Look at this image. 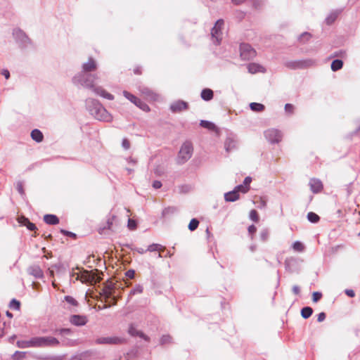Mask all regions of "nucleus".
<instances>
[{"mask_svg":"<svg viewBox=\"0 0 360 360\" xmlns=\"http://www.w3.org/2000/svg\"><path fill=\"white\" fill-rule=\"evenodd\" d=\"M97 68L98 64L96 60L89 57L87 62L82 64V70L72 77V82L77 86L91 89L96 95L112 101L115 98L112 94L107 92L103 87L95 85L99 77L97 74L92 72L96 70Z\"/></svg>","mask_w":360,"mask_h":360,"instance_id":"obj_1","label":"nucleus"},{"mask_svg":"<svg viewBox=\"0 0 360 360\" xmlns=\"http://www.w3.org/2000/svg\"><path fill=\"white\" fill-rule=\"evenodd\" d=\"M86 110L96 120L103 122H111L112 115L96 99L88 98L85 101Z\"/></svg>","mask_w":360,"mask_h":360,"instance_id":"obj_2","label":"nucleus"},{"mask_svg":"<svg viewBox=\"0 0 360 360\" xmlns=\"http://www.w3.org/2000/svg\"><path fill=\"white\" fill-rule=\"evenodd\" d=\"M102 272L98 269L91 271L83 270L80 275H77L76 279L81 281L83 283H97L102 280Z\"/></svg>","mask_w":360,"mask_h":360,"instance_id":"obj_3","label":"nucleus"},{"mask_svg":"<svg viewBox=\"0 0 360 360\" xmlns=\"http://www.w3.org/2000/svg\"><path fill=\"white\" fill-rule=\"evenodd\" d=\"M12 35L15 43L18 44L20 49H25L32 45L31 39L20 28H14L12 32Z\"/></svg>","mask_w":360,"mask_h":360,"instance_id":"obj_4","label":"nucleus"},{"mask_svg":"<svg viewBox=\"0 0 360 360\" xmlns=\"http://www.w3.org/2000/svg\"><path fill=\"white\" fill-rule=\"evenodd\" d=\"M316 64V60L312 58H306L297 60H288L284 65L290 70L307 69Z\"/></svg>","mask_w":360,"mask_h":360,"instance_id":"obj_5","label":"nucleus"},{"mask_svg":"<svg viewBox=\"0 0 360 360\" xmlns=\"http://www.w3.org/2000/svg\"><path fill=\"white\" fill-rule=\"evenodd\" d=\"M193 148L191 142H185L181 147L177 156V163L183 165L192 156Z\"/></svg>","mask_w":360,"mask_h":360,"instance_id":"obj_6","label":"nucleus"},{"mask_svg":"<svg viewBox=\"0 0 360 360\" xmlns=\"http://www.w3.org/2000/svg\"><path fill=\"white\" fill-rule=\"evenodd\" d=\"M256 56V51L249 44L241 43L240 45V56L243 60H250Z\"/></svg>","mask_w":360,"mask_h":360,"instance_id":"obj_7","label":"nucleus"},{"mask_svg":"<svg viewBox=\"0 0 360 360\" xmlns=\"http://www.w3.org/2000/svg\"><path fill=\"white\" fill-rule=\"evenodd\" d=\"M224 20L222 19H219L216 22L214 26L212 28L211 35L213 41L216 45L219 44L221 42L222 34L221 27L224 25Z\"/></svg>","mask_w":360,"mask_h":360,"instance_id":"obj_8","label":"nucleus"},{"mask_svg":"<svg viewBox=\"0 0 360 360\" xmlns=\"http://www.w3.org/2000/svg\"><path fill=\"white\" fill-rule=\"evenodd\" d=\"M264 136L271 144L278 143L282 139V133L276 129H269L264 131Z\"/></svg>","mask_w":360,"mask_h":360,"instance_id":"obj_9","label":"nucleus"},{"mask_svg":"<svg viewBox=\"0 0 360 360\" xmlns=\"http://www.w3.org/2000/svg\"><path fill=\"white\" fill-rule=\"evenodd\" d=\"M123 95L126 98H127L129 101H130L131 103H133L134 105H136L137 107H139L143 111H150L149 106L146 103L142 101L140 98H137L132 94L129 93L127 91H124Z\"/></svg>","mask_w":360,"mask_h":360,"instance_id":"obj_10","label":"nucleus"},{"mask_svg":"<svg viewBox=\"0 0 360 360\" xmlns=\"http://www.w3.org/2000/svg\"><path fill=\"white\" fill-rule=\"evenodd\" d=\"M284 264L285 271L290 274L298 273L300 269V260L295 257L286 258Z\"/></svg>","mask_w":360,"mask_h":360,"instance_id":"obj_11","label":"nucleus"},{"mask_svg":"<svg viewBox=\"0 0 360 360\" xmlns=\"http://www.w3.org/2000/svg\"><path fill=\"white\" fill-rule=\"evenodd\" d=\"M98 345H120L126 342V340L119 337H102L96 340Z\"/></svg>","mask_w":360,"mask_h":360,"instance_id":"obj_12","label":"nucleus"},{"mask_svg":"<svg viewBox=\"0 0 360 360\" xmlns=\"http://www.w3.org/2000/svg\"><path fill=\"white\" fill-rule=\"evenodd\" d=\"M128 334L131 337H139L146 342L150 341V338L141 330H139L134 323H130L127 330Z\"/></svg>","mask_w":360,"mask_h":360,"instance_id":"obj_13","label":"nucleus"},{"mask_svg":"<svg viewBox=\"0 0 360 360\" xmlns=\"http://www.w3.org/2000/svg\"><path fill=\"white\" fill-rule=\"evenodd\" d=\"M69 321L74 326H83L88 322V319L85 315L73 314L70 316Z\"/></svg>","mask_w":360,"mask_h":360,"instance_id":"obj_14","label":"nucleus"},{"mask_svg":"<svg viewBox=\"0 0 360 360\" xmlns=\"http://www.w3.org/2000/svg\"><path fill=\"white\" fill-rule=\"evenodd\" d=\"M188 108V103L181 100L173 102L169 107L170 110L174 113L180 112L182 110H187Z\"/></svg>","mask_w":360,"mask_h":360,"instance_id":"obj_15","label":"nucleus"},{"mask_svg":"<svg viewBox=\"0 0 360 360\" xmlns=\"http://www.w3.org/2000/svg\"><path fill=\"white\" fill-rule=\"evenodd\" d=\"M27 273L35 278H44V273L38 265H32L27 268Z\"/></svg>","mask_w":360,"mask_h":360,"instance_id":"obj_16","label":"nucleus"},{"mask_svg":"<svg viewBox=\"0 0 360 360\" xmlns=\"http://www.w3.org/2000/svg\"><path fill=\"white\" fill-rule=\"evenodd\" d=\"M237 148V141L234 137L229 136L224 142V148L227 153H230Z\"/></svg>","mask_w":360,"mask_h":360,"instance_id":"obj_17","label":"nucleus"},{"mask_svg":"<svg viewBox=\"0 0 360 360\" xmlns=\"http://www.w3.org/2000/svg\"><path fill=\"white\" fill-rule=\"evenodd\" d=\"M60 344L58 340L54 337L46 336L42 337V347L58 346Z\"/></svg>","mask_w":360,"mask_h":360,"instance_id":"obj_18","label":"nucleus"},{"mask_svg":"<svg viewBox=\"0 0 360 360\" xmlns=\"http://www.w3.org/2000/svg\"><path fill=\"white\" fill-rule=\"evenodd\" d=\"M309 186L311 191L314 193L320 192L323 188L322 182L317 179H311L309 181Z\"/></svg>","mask_w":360,"mask_h":360,"instance_id":"obj_19","label":"nucleus"},{"mask_svg":"<svg viewBox=\"0 0 360 360\" xmlns=\"http://www.w3.org/2000/svg\"><path fill=\"white\" fill-rule=\"evenodd\" d=\"M248 72L251 74H255L257 72H264L266 71L265 68L257 63H250L248 65Z\"/></svg>","mask_w":360,"mask_h":360,"instance_id":"obj_20","label":"nucleus"},{"mask_svg":"<svg viewBox=\"0 0 360 360\" xmlns=\"http://www.w3.org/2000/svg\"><path fill=\"white\" fill-rule=\"evenodd\" d=\"M44 221L47 224L56 225L59 223V218L55 214H47L44 216Z\"/></svg>","mask_w":360,"mask_h":360,"instance_id":"obj_21","label":"nucleus"},{"mask_svg":"<svg viewBox=\"0 0 360 360\" xmlns=\"http://www.w3.org/2000/svg\"><path fill=\"white\" fill-rule=\"evenodd\" d=\"M200 97L205 101H210L214 97V91L209 88L203 89L201 91Z\"/></svg>","mask_w":360,"mask_h":360,"instance_id":"obj_22","label":"nucleus"},{"mask_svg":"<svg viewBox=\"0 0 360 360\" xmlns=\"http://www.w3.org/2000/svg\"><path fill=\"white\" fill-rule=\"evenodd\" d=\"M239 198L238 191L233 190L224 194V199L226 202H235Z\"/></svg>","mask_w":360,"mask_h":360,"instance_id":"obj_23","label":"nucleus"},{"mask_svg":"<svg viewBox=\"0 0 360 360\" xmlns=\"http://www.w3.org/2000/svg\"><path fill=\"white\" fill-rule=\"evenodd\" d=\"M31 138L37 143H40L44 139L42 132L37 129H34L31 131Z\"/></svg>","mask_w":360,"mask_h":360,"instance_id":"obj_24","label":"nucleus"},{"mask_svg":"<svg viewBox=\"0 0 360 360\" xmlns=\"http://www.w3.org/2000/svg\"><path fill=\"white\" fill-rule=\"evenodd\" d=\"M142 94L145 95L147 98L152 100H156L158 95L155 94L151 89L148 87H143L140 89Z\"/></svg>","mask_w":360,"mask_h":360,"instance_id":"obj_25","label":"nucleus"},{"mask_svg":"<svg viewBox=\"0 0 360 360\" xmlns=\"http://www.w3.org/2000/svg\"><path fill=\"white\" fill-rule=\"evenodd\" d=\"M342 66H343V61L342 60L335 59L332 61L330 68L333 72H336V71L342 69Z\"/></svg>","mask_w":360,"mask_h":360,"instance_id":"obj_26","label":"nucleus"},{"mask_svg":"<svg viewBox=\"0 0 360 360\" xmlns=\"http://www.w3.org/2000/svg\"><path fill=\"white\" fill-rule=\"evenodd\" d=\"M250 108L254 112H259L265 109V106L262 103L252 102L250 103Z\"/></svg>","mask_w":360,"mask_h":360,"instance_id":"obj_27","label":"nucleus"},{"mask_svg":"<svg viewBox=\"0 0 360 360\" xmlns=\"http://www.w3.org/2000/svg\"><path fill=\"white\" fill-rule=\"evenodd\" d=\"M31 347H43L42 337H34L30 340Z\"/></svg>","mask_w":360,"mask_h":360,"instance_id":"obj_28","label":"nucleus"},{"mask_svg":"<svg viewBox=\"0 0 360 360\" xmlns=\"http://www.w3.org/2000/svg\"><path fill=\"white\" fill-rule=\"evenodd\" d=\"M114 218H115L114 216H112L110 218H108V220H107V222H106V225L103 226V227H100L98 229V232H99L100 234H104L105 233V231L106 229H111Z\"/></svg>","mask_w":360,"mask_h":360,"instance_id":"obj_29","label":"nucleus"},{"mask_svg":"<svg viewBox=\"0 0 360 360\" xmlns=\"http://www.w3.org/2000/svg\"><path fill=\"white\" fill-rule=\"evenodd\" d=\"M313 314V309L311 307H304L301 309V316L304 319L309 318Z\"/></svg>","mask_w":360,"mask_h":360,"instance_id":"obj_30","label":"nucleus"},{"mask_svg":"<svg viewBox=\"0 0 360 360\" xmlns=\"http://www.w3.org/2000/svg\"><path fill=\"white\" fill-rule=\"evenodd\" d=\"M58 274H65L67 271V266L61 262L56 263L52 266Z\"/></svg>","mask_w":360,"mask_h":360,"instance_id":"obj_31","label":"nucleus"},{"mask_svg":"<svg viewBox=\"0 0 360 360\" xmlns=\"http://www.w3.org/2000/svg\"><path fill=\"white\" fill-rule=\"evenodd\" d=\"M340 11H334L330 13L328 16L326 18V22L327 25H331L337 19Z\"/></svg>","mask_w":360,"mask_h":360,"instance_id":"obj_32","label":"nucleus"},{"mask_svg":"<svg viewBox=\"0 0 360 360\" xmlns=\"http://www.w3.org/2000/svg\"><path fill=\"white\" fill-rule=\"evenodd\" d=\"M200 125L205 129H210V130H214L216 127L215 124L210 122L208 120H201L200 122Z\"/></svg>","mask_w":360,"mask_h":360,"instance_id":"obj_33","label":"nucleus"},{"mask_svg":"<svg viewBox=\"0 0 360 360\" xmlns=\"http://www.w3.org/2000/svg\"><path fill=\"white\" fill-rule=\"evenodd\" d=\"M307 219L311 222V223H317L320 220V217L319 216L316 214L315 212H309L308 214H307Z\"/></svg>","mask_w":360,"mask_h":360,"instance_id":"obj_34","label":"nucleus"},{"mask_svg":"<svg viewBox=\"0 0 360 360\" xmlns=\"http://www.w3.org/2000/svg\"><path fill=\"white\" fill-rule=\"evenodd\" d=\"M176 211L177 209L175 207H167L162 210V215L163 217H165L168 215L174 214Z\"/></svg>","mask_w":360,"mask_h":360,"instance_id":"obj_35","label":"nucleus"},{"mask_svg":"<svg viewBox=\"0 0 360 360\" xmlns=\"http://www.w3.org/2000/svg\"><path fill=\"white\" fill-rule=\"evenodd\" d=\"M199 225V221L196 218H193L190 221V223L188 226V229L191 231H193L197 229Z\"/></svg>","mask_w":360,"mask_h":360,"instance_id":"obj_36","label":"nucleus"},{"mask_svg":"<svg viewBox=\"0 0 360 360\" xmlns=\"http://www.w3.org/2000/svg\"><path fill=\"white\" fill-rule=\"evenodd\" d=\"M9 307L12 309L20 310V302L16 299L13 298L11 300L9 303Z\"/></svg>","mask_w":360,"mask_h":360,"instance_id":"obj_37","label":"nucleus"},{"mask_svg":"<svg viewBox=\"0 0 360 360\" xmlns=\"http://www.w3.org/2000/svg\"><path fill=\"white\" fill-rule=\"evenodd\" d=\"M311 35L310 33L309 32H303L302 34H300L298 37V40L301 42V43H305L306 41H307L310 38H311Z\"/></svg>","mask_w":360,"mask_h":360,"instance_id":"obj_38","label":"nucleus"},{"mask_svg":"<svg viewBox=\"0 0 360 360\" xmlns=\"http://www.w3.org/2000/svg\"><path fill=\"white\" fill-rule=\"evenodd\" d=\"M269 231L267 229H264L261 231L259 234L260 240L262 242H266L269 238Z\"/></svg>","mask_w":360,"mask_h":360,"instance_id":"obj_39","label":"nucleus"},{"mask_svg":"<svg viewBox=\"0 0 360 360\" xmlns=\"http://www.w3.org/2000/svg\"><path fill=\"white\" fill-rule=\"evenodd\" d=\"M24 221L25 222L23 223V224L27 228L28 230L35 231L37 229L36 225L30 222L27 218H24Z\"/></svg>","mask_w":360,"mask_h":360,"instance_id":"obj_40","label":"nucleus"},{"mask_svg":"<svg viewBox=\"0 0 360 360\" xmlns=\"http://www.w3.org/2000/svg\"><path fill=\"white\" fill-rule=\"evenodd\" d=\"M172 342V337L169 335H164L160 338V343L162 345L169 344Z\"/></svg>","mask_w":360,"mask_h":360,"instance_id":"obj_41","label":"nucleus"},{"mask_svg":"<svg viewBox=\"0 0 360 360\" xmlns=\"http://www.w3.org/2000/svg\"><path fill=\"white\" fill-rule=\"evenodd\" d=\"M292 248L297 252H302L304 250V245L300 241H295L292 243Z\"/></svg>","mask_w":360,"mask_h":360,"instance_id":"obj_42","label":"nucleus"},{"mask_svg":"<svg viewBox=\"0 0 360 360\" xmlns=\"http://www.w3.org/2000/svg\"><path fill=\"white\" fill-rule=\"evenodd\" d=\"M143 288L141 285H136L131 291H130V295H134L136 294H140L143 292Z\"/></svg>","mask_w":360,"mask_h":360,"instance_id":"obj_43","label":"nucleus"},{"mask_svg":"<svg viewBox=\"0 0 360 360\" xmlns=\"http://www.w3.org/2000/svg\"><path fill=\"white\" fill-rule=\"evenodd\" d=\"M64 300H65V302H67L68 304L72 306L78 305V302L72 296L66 295L65 296Z\"/></svg>","mask_w":360,"mask_h":360,"instance_id":"obj_44","label":"nucleus"},{"mask_svg":"<svg viewBox=\"0 0 360 360\" xmlns=\"http://www.w3.org/2000/svg\"><path fill=\"white\" fill-rule=\"evenodd\" d=\"M250 218L251 220L257 222L259 220L258 213L255 210H252L250 212Z\"/></svg>","mask_w":360,"mask_h":360,"instance_id":"obj_45","label":"nucleus"},{"mask_svg":"<svg viewBox=\"0 0 360 360\" xmlns=\"http://www.w3.org/2000/svg\"><path fill=\"white\" fill-rule=\"evenodd\" d=\"M127 226L130 230H134L136 229L137 223L134 219H129Z\"/></svg>","mask_w":360,"mask_h":360,"instance_id":"obj_46","label":"nucleus"},{"mask_svg":"<svg viewBox=\"0 0 360 360\" xmlns=\"http://www.w3.org/2000/svg\"><path fill=\"white\" fill-rule=\"evenodd\" d=\"M18 193L21 195L22 197L25 196V193L23 188V184L22 182L18 181L17 183V187H16Z\"/></svg>","mask_w":360,"mask_h":360,"instance_id":"obj_47","label":"nucleus"},{"mask_svg":"<svg viewBox=\"0 0 360 360\" xmlns=\"http://www.w3.org/2000/svg\"><path fill=\"white\" fill-rule=\"evenodd\" d=\"M322 297V293L320 292H314L312 294V300L314 302H319Z\"/></svg>","mask_w":360,"mask_h":360,"instance_id":"obj_48","label":"nucleus"},{"mask_svg":"<svg viewBox=\"0 0 360 360\" xmlns=\"http://www.w3.org/2000/svg\"><path fill=\"white\" fill-rule=\"evenodd\" d=\"M234 190H236L238 191V193L239 191H241L242 193H246L248 192V191L249 190V188L245 186V185H243V184H240V185H238L235 187Z\"/></svg>","mask_w":360,"mask_h":360,"instance_id":"obj_49","label":"nucleus"},{"mask_svg":"<svg viewBox=\"0 0 360 360\" xmlns=\"http://www.w3.org/2000/svg\"><path fill=\"white\" fill-rule=\"evenodd\" d=\"M60 233H63L64 236H69L72 238H77V235L75 233H72L65 229H60Z\"/></svg>","mask_w":360,"mask_h":360,"instance_id":"obj_50","label":"nucleus"},{"mask_svg":"<svg viewBox=\"0 0 360 360\" xmlns=\"http://www.w3.org/2000/svg\"><path fill=\"white\" fill-rule=\"evenodd\" d=\"M25 356V352H20V351H16L13 355V359H22L24 358Z\"/></svg>","mask_w":360,"mask_h":360,"instance_id":"obj_51","label":"nucleus"},{"mask_svg":"<svg viewBox=\"0 0 360 360\" xmlns=\"http://www.w3.org/2000/svg\"><path fill=\"white\" fill-rule=\"evenodd\" d=\"M30 340H25V341H18V347H21V348H27V347H31V345H30Z\"/></svg>","mask_w":360,"mask_h":360,"instance_id":"obj_52","label":"nucleus"},{"mask_svg":"<svg viewBox=\"0 0 360 360\" xmlns=\"http://www.w3.org/2000/svg\"><path fill=\"white\" fill-rule=\"evenodd\" d=\"M58 332L61 335H68L72 333V330L70 328H60L58 330Z\"/></svg>","mask_w":360,"mask_h":360,"instance_id":"obj_53","label":"nucleus"},{"mask_svg":"<svg viewBox=\"0 0 360 360\" xmlns=\"http://www.w3.org/2000/svg\"><path fill=\"white\" fill-rule=\"evenodd\" d=\"M285 110L288 113L292 114L294 111V105L290 103H286L285 105Z\"/></svg>","mask_w":360,"mask_h":360,"instance_id":"obj_54","label":"nucleus"},{"mask_svg":"<svg viewBox=\"0 0 360 360\" xmlns=\"http://www.w3.org/2000/svg\"><path fill=\"white\" fill-rule=\"evenodd\" d=\"M122 146L124 150H128L130 148V142L127 139H123L122 141Z\"/></svg>","mask_w":360,"mask_h":360,"instance_id":"obj_55","label":"nucleus"},{"mask_svg":"<svg viewBox=\"0 0 360 360\" xmlns=\"http://www.w3.org/2000/svg\"><path fill=\"white\" fill-rule=\"evenodd\" d=\"M158 246H160V244L153 243L148 247L146 250L149 252L158 251Z\"/></svg>","mask_w":360,"mask_h":360,"instance_id":"obj_56","label":"nucleus"},{"mask_svg":"<svg viewBox=\"0 0 360 360\" xmlns=\"http://www.w3.org/2000/svg\"><path fill=\"white\" fill-rule=\"evenodd\" d=\"M125 275L129 278H133L135 275V271L133 269H129L125 273Z\"/></svg>","mask_w":360,"mask_h":360,"instance_id":"obj_57","label":"nucleus"},{"mask_svg":"<svg viewBox=\"0 0 360 360\" xmlns=\"http://www.w3.org/2000/svg\"><path fill=\"white\" fill-rule=\"evenodd\" d=\"M103 295H105V299H108L112 297V292L109 288L103 289Z\"/></svg>","mask_w":360,"mask_h":360,"instance_id":"obj_58","label":"nucleus"},{"mask_svg":"<svg viewBox=\"0 0 360 360\" xmlns=\"http://www.w3.org/2000/svg\"><path fill=\"white\" fill-rule=\"evenodd\" d=\"M326 315L324 312H321L318 314L317 321L322 322L326 319Z\"/></svg>","mask_w":360,"mask_h":360,"instance_id":"obj_59","label":"nucleus"},{"mask_svg":"<svg viewBox=\"0 0 360 360\" xmlns=\"http://www.w3.org/2000/svg\"><path fill=\"white\" fill-rule=\"evenodd\" d=\"M162 184L161 183V181H154L153 182V187L155 188V189H158V188H160L162 187Z\"/></svg>","mask_w":360,"mask_h":360,"instance_id":"obj_60","label":"nucleus"},{"mask_svg":"<svg viewBox=\"0 0 360 360\" xmlns=\"http://www.w3.org/2000/svg\"><path fill=\"white\" fill-rule=\"evenodd\" d=\"M345 294L349 297H354L355 296V292L352 289H346L345 290Z\"/></svg>","mask_w":360,"mask_h":360,"instance_id":"obj_61","label":"nucleus"},{"mask_svg":"<svg viewBox=\"0 0 360 360\" xmlns=\"http://www.w3.org/2000/svg\"><path fill=\"white\" fill-rule=\"evenodd\" d=\"M257 231V228L255 225H250L249 227H248V232L250 235L252 234H254Z\"/></svg>","mask_w":360,"mask_h":360,"instance_id":"obj_62","label":"nucleus"},{"mask_svg":"<svg viewBox=\"0 0 360 360\" xmlns=\"http://www.w3.org/2000/svg\"><path fill=\"white\" fill-rule=\"evenodd\" d=\"M292 292L295 295H299L300 292V287L298 285H293L292 288Z\"/></svg>","mask_w":360,"mask_h":360,"instance_id":"obj_63","label":"nucleus"},{"mask_svg":"<svg viewBox=\"0 0 360 360\" xmlns=\"http://www.w3.org/2000/svg\"><path fill=\"white\" fill-rule=\"evenodd\" d=\"M251 181H252V178L250 176H247L245 178V179L243 181V184L245 186L249 188V184H250Z\"/></svg>","mask_w":360,"mask_h":360,"instance_id":"obj_64","label":"nucleus"}]
</instances>
